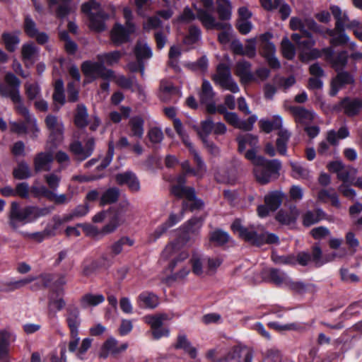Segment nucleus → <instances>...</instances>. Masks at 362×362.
<instances>
[{"label": "nucleus", "mask_w": 362, "mask_h": 362, "mask_svg": "<svg viewBox=\"0 0 362 362\" xmlns=\"http://www.w3.org/2000/svg\"><path fill=\"white\" fill-rule=\"evenodd\" d=\"M115 179L119 185H127L132 192H139L140 189L139 180L132 172L117 174Z\"/></svg>", "instance_id": "nucleus-28"}, {"label": "nucleus", "mask_w": 362, "mask_h": 362, "mask_svg": "<svg viewBox=\"0 0 362 362\" xmlns=\"http://www.w3.org/2000/svg\"><path fill=\"white\" fill-rule=\"evenodd\" d=\"M199 3L200 6H199L197 2H192V8H190L188 6H185L181 14L177 17V21L179 23H189L196 18L198 19V11L194 5H196L197 8L206 9V7L202 4L201 0H199Z\"/></svg>", "instance_id": "nucleus-32"}, {"label": "nucleus", "mask_w": 362, "mask_h": 362, "mask_svg": "<svg viewBox=\"0 0 362 362\" xmlns=\"http://www.w3.org/2000/svg\"><path fill=\"white\" fill-rule=\"evenodd\" d=\"M177 184L171 188L172 194L179 199H184L183 210L189 209L191 211L201 209L204 203L196 197L195 190L193 187L185 186L186 177L185 174L178 175L176 177Z\"/></svg>", "instance_id": "nucleus-7"}, {"label": "nucleus", "mask_w": 362, "mask_h": 362, "mask_svg": "<svg viewBox=\"0 0 362 362\" xmlns=\"http://www.w3.org/2000/svg\"><path fill=\"white\" fill-rule=\"evenodd\" d=\"M158 95L164 102L174 101L180 97V90L171 82L162 81Z\"/></svg>", "instance_id": "nucleus-25"}, {"label": "nucleus", "mask_w": 362, "mask_h": 362, "mask_svg": "<svg viewBox=\"0 0 362 362\" xmlns=\"http://www.w3.org/2000/svg\"><path fill=\"white\" fill-rule=\"evenodd\" d=\"M229 238L228 233L217 229L210 233L209 240L216 245H223L228 241Z\"/></svg>", "instance_id": "nucleus-59"}, {"label": "nucleus", "mask_w": 362, "mask_h": 362, "mask_svg": "<svg viewBox=\"0 0 362 362\" xmlns=\"http://www.w3.org/2000/svg\"><path fill=\"white\" fill-rule=\"evenodd\" d=\"M266 274L269 281L279 286L287 287L291 279L286 273L277 269H269Z\"/></svg>", "instance_id": "nucleus-36"}, {"label": "nucleus", "mask_w": 362, "mask_h": 362, "mask_svg": "<svg viewBox=\"0 0 362 362\" xmlns=\"http://www.w3.org/2000/svg\"><path fill=\"white\" fill-rule=\"evenodd\" d=\"M52 210L53 207L49 206L39 207L29 205L21 207L18 202H13L9 213V224L13 228L16 229L21 226L33 223L39 218L49 215Z\"/></svg>", "instance_id": "nucleus-5"}, {"label": "nucleus", "mask_w": 362, "mask_h": 362, "mask_svg": "<svg viewBox=\"0 0 362 362\" xmlns=\"http://www.w3.org/2000/svg\"><path fill=\"white\" fill-rule=\"evenodd\" d=\"M291 134L286 129H281L278 132V138L276 139V148L279 154L282 156L286 155L287 143L290 139Z\"/></svg>", "instance_id": "nucleus-47"}, {"label": "nucleus", "mask_w": 362, "mask_h": 362, "mask_svg": "<svg viewBox=\"0 0 362 362\" xmlns=\"http://www.w3.org/2000/svg\"><path fill=\"white\" fill-rule=\"evenodd\" d=\"M231 228L240 238L257 246H260L264 243L273 244L279 243V237L276 235L268 232L258 234L252 229L245 228L238 219L233 223Z\"/></svg>", "instance_id": "nucleus-8"}, {"label": "nucleus", "mask_w": 362, "mask_h": 362, "mask_svg": "<svg viewBox=\"0 0 362 362\" xmlns=\"http://www.w3.org/2000/svg\"><path fill=\"white\" fill-rule=\"evenodd\" d=\"M119 196V190L117 187H112L107 189L100 197V205L112 204L117 201Z\"/></svg>", "instance_id": "nucleus-53"}, {"label": "nucleus", "mask_w": 362, "mask_h": 362, "mask_svg": "<svg viewBox=\"0 0 362 362\" xmlns=\"http://www.w3.org/2000/svg\"><path fill=\"white\" fill-rule=\"evenodd\" d=\"M202 226V218L195 217L190 219L177 232V239L165 246L162 252V257L165 259H172L168 264L171 272L189 257L188 252L181 250V248L190 239V234L195 233Z\"/></svg>", "instance_id": "nucleus-2"}, {"label": "nucleus", "mask_w": 362, "mask_h": 362, "mask_svg": "<svg viewBox=\"0 0 362 362\" xmlns=\"http://www.w3.org/2000/svg\"><path fill=\"white\" fill-rule=\"evenodd\" d=\"M95 139L93 137L88 138L83 146L79 141H74L70 144L69 150L78 161H83L90 157L95 148Z\"/></svg>", "instance_id": "nucleus-17"}, {"label": "nucleus", "mask_w": 362, "mask_h": 362, "mask_svg": "<svg viewBox=\"0 0 362 362\" xmlns=\"http://www.w3.org/2000/svg\"><path fill=\"white\" fill-rule=\"evenodd\" d=\"M47 129L49 130V140L56 146L62 139L64 134V125L61 119L54 115H49L45 119Z\"/></svg>", "instance_id": "nucleus-19"}, {"label": "nucleus", "mask_w": 362, "mask_h": 362, "mask_svg": "<svg viewBox=\"0 0 362 362\" xmlns=\"http://www.w3.org/2000/svg\"><path fill=\"white\" fill-rule=\"evenodd\" d=\"M362 107L361 101L358 98H345L338 105L339 110H343L348 116L358 114Z\"/></svg>", "instance_id": "nucleus-30"}, {"label": "nucleus", "mask_w": 362, "mask_h": 362, "mask_svg": "<svg viewBox=\"0 0 362 362\" xmlns=\"http://www.w3.org/2000/svg\"><path fill=\"white\" fill-rule=\"evenodd\" d=\"M36 279L35 277L30 276L17 281H11L7 282L4 287L0 288V290L5 292H11L25 286Z\"/></svg>", "instance_id": "nucleus-49"}, {"label": "nucleus", "mask_w": 362, "mask_h": 362, "mask_svg": "<svg viewBox=\"0 0 362 362\" xmlns=\"http://www.w3.org/2000/svg\"><path fill=\"white\" fill-rule=\"evenodd\" d=\"M30 194L35 198L45 197L49 200V197L52 196V191L43 185H33L30 187Z\"/></svg>", "instance_id": "nucleus-62"}, {"label": "nucleus", "mask_w": 362, "mask_h": 362, "mask_svg": "<svg viewBox=\"0 0 362 362\" xmlns=\"http://www.w3.org/2000/svg\"><path fill=\"white\" fill-rule=\"evenodd\" d=\"M127 348V345L126 344L118 346L117 341L114 338L110 337L103 344L100 351V356L106 358L110 355H115L120 351L126 350Z\"/></svg>", "instance_id": "nucleus-29"}, {"label": "nucleus", "mask_w": 362, "mask_h": 362, "mask_svg": "<svg viewBox=\"0 0 362 362\" xmlns=\"http://www.w3.org/2000/svg\"><path fill=\"white\" fill-rule=\"evenodd\" d=\"M105 300V297L102 294L86 293L82 296L80 303L83 308L95 307L102 303Z\"/></svg>", "instance_id": "nucleus-43"}, {"label": "nucleus", "mask_w": 362, "mask_h": 362, "mask_svg": "<svg viewBox=\"0 0 362 362\" xmlns=\"http://www.w3.org/2000/svg\"><path fill=\"white\" fill-rule=\"evenodd\" d=\"M134 52L137 62L129 63L128 68L133 72L139 71L141 76H144L145 69L144 61L148 60L152 57V49L144 40H139L135 45Z\"/></svg>", "instance_id": "nucleus-13"}, {"label": "nucleus", "mask_w": 362, "mask_h": 362, "mask_svg": "<svg viewBox=\"0 0 362 362\" xmlns=\"http://www.w3.org/2000/svg\"><path fill=\"white\" fill-rule=\"evenodd\" d=\"M298 216L299 211L293 206L288 210H280L276 215V220L283 225H291L296 223Z\"/></svg>", "instance_id": "nucleus-33"}, {"label": "nucleus", "mask_w": 362, "mask_h": 362, "mask_svg": "<svg viewBox=\"0 0 362 362\" xmlns=\"http://www.w3.org/2000/svg\"><path fill=\"white\" fill-rule=\"evenodd\" d=\"M129 136L141 139L144 133V120L139 116L130 118L128 124Z\"/></svg>", "instance_id": "nucleus-38"}, {"label": "nucleus", "mask_w": 362, "mask_h": 362, "mask_svg": "<svg viewBox=\"0 0 362 362\" xmlns=\"http://www.w3.org/2000/svg\"><path fill=\"white\" fill-rule=\"evenodd\" d=\"M237 141L240 152L244 151L247 147L251 148L245 153V156L254 165V174L259 182L266 184L279 176V171L281 168L280 160H268L262 156H256L255 148L258 143L256 136L250 134H242L238 136Z\"/></svg>", "instance_id": "nucleus-1"}, {"label": "nucleus", "mask_w": 362, "mask_h": 362, "mask_svg": "<svg viewBox=\"0 0 362 362\" xmlns=\"http://www.w3.org/2000/svg\"><path fill=\"white\" fill-rule=\"evenodd\" d=\"M61 169L54 170L51 173L45 175L44 179L51 191H56L61 181Z\"/></svg>", "instance_id": "nucleus-54"}, {"label": "nucleus", "mask_w": 362, "mask_h": 362, "mask_svg": "<svg viewBox=\"0 0 362 362\" xmlns=\"http://www.w3.org/2000/svg\"><path fill=\"white\" fill-rule=\"evenodd\" d=\"M346 255L345 249H341L339 253L334 252L332 254V257L329 258H323L322 255V250L319 245H315L313 247V252L311 256V261L315 263L317 267H320L326 262L334 259L337 257H342Z\"/></svg>", "instance_id": "nucleus-34"}, {"label": "nucleus", "mask_w": 362, "mask_h": 362, "mask_svg": "<svg viewBox=\"0 0 362 362\" xmlns=\"http://www.w3.org/2000/svg\"><path fill=\"white\" fill-rule=\"evenodd\" d=\"M357 174V170L350 166H344L339 172L337 177L341 180L343 183H352L356 175Z\"/></svg>", "instance_id": "nucleus-55"}, {"label": "nucleus", "mask_w": 362, "mask_h": 362, "mask_svg": "<svg viewBox=\"0 0 362 362\" xmlns=\"http://www.w3.org/2000/svg\"><path fill=\"white\" fill-rule=\"evenodd\" d=\"M2 39L6 48L9 52H13L20 43V39L17 34L6 33L2 35Z\"/></svg>", "instance_id": "nucleus-58"}, {"label": "nucleus", "mask_w": 362, "mask_h": 362, "mask_svg": "<svg viewBox=\"0 0 362 362\" xmlns=\"http://www.w3.org/2000/svg\"><path fill=\"white\" fill-rule=\"evenodd\" d=\"M202 39V32L197 26H191L188 35L184 39V43L191 47L196 45Z\"/></svg>", "instance_id": "nucleus-51"}, {"label": "nucleus", "mask_w": 362, "mask_h": 362, "mask_svg": "<svg viewBox=\"0 0 362 362\" xmlns=\"http://www.w3.org/2000/svg\"><path fill=\"white\" fill-rule=\"evenodd\" d=\"M216 84L220 86L224 90L233 93L240 91L238 83L233 78L230 68L224 64H220L216 69V73L213 76Z\"/></svg>", "instance_id": "nucleus-14"}, {"label": "nucleus", "mask_w": 362, "mask_h": 362, "mask_svg": "<svg viewBox=\"0 0 362 362\" xmlns=\"http://www.w3.org/2000/svg\"><path fill=\"white\" fill-rule=\"evenodd\" d=\"M290 165L292 168V176L294 178L308 180L310 177V171L304 164L291 161Z\"/></svg>", "instance_id": "nucleus-45"}, {"label": "nucleus", "mask_w": 362, "mask_h": 362, "mask_svg": "<svg viewBox=\"0 0 362 362\" xmlns=\"http://www.w3.org/2000/svg\"><path fill=\"white\" fill-rule=\"evenodd\" d=\"M346 26H343L341 29H337L335 25L333 30H327V33L332 37L330 43L332 45H340L349 42V37L345 33L344 30Z\"/></svg>", "instance_id": "nucleus-39"}, {"label": "nucleus", "mask_w": 362, "mask_h": 362, "mask_svg": "<svg viewBox=\"0 0 362 362\" xmlns=\"http://www.w3.org/2000/svg\"><path fill=\"white\" fill-rule=\"evenodd\" d=\"M235 74L243 83H247L255 79L251 71V64L244 59L240 60L235 65Z\"/></svg>", "instance_id": "nucleus-27"}, {"label": "nucleus", "mask_w": 362, "mask_h": 362, "mask_svg": "<svg viewBox=\"0 0 362 362\" xmlns=\"http://www.w3.org/2000/svg\"><path fill=\"white\" fill-rule=\"evenodd\" d=\"M16 339L15 334L8 329H0V360L4 361L9 354L11 344Z\"/></svg>", "instance_id": "nucleus-23"}, {"label": "nucleus", "mask_w": 362, "mask_h": 362, "mask_svg": "<svg viewBox=\"0 0 362 362\" xmlns=\"http://www.w3.org/2000/svg\"><path fill=\"white\" fill-rule=\"evenodd\" d=\"M290 27L293 30H299L300 35L310 36V30L320 33V26L311 18H305L303 19L292 17L290 20Z\"/></svg>", "instance_id": "nucleus-18"}, {"label": "nucleus", "mask_w": 362, "mask_h": 362, "mask_svg": "<svg viewBox=\"0 0 362 362\" xmlns=\"http://www.w3.org/2000/svg\"><path fill=\"white\" fill-rule=\"evenodd\" d=\"M53 160L54 156L51 152H41L37 153L34 158L35 172L51 170Z\"/></svg>", "instance_id": "nucleus-26"}, {"label": "nucleus", "mask_w": 362, "mask_h": 362, "mask_svg": "<svg viewBox=\"0 0 362 362\" xmlns=\"http://www.w3.org/2000/svg\"><path fill=\"white\" fill-rule=\"evenodd\" d=\"M13 176L18 180H24L31 176L30 169L25 162L20 163L13 170Z\"/></svg>", "instance_id": "nucleus-61"}, {"label": "nucleus", "mask_w": 362, "mask_h": 362, "mask_svg": "<svg viewBox=\"0 0 362 362\" xmlns=\"http://www.w3.org/2000/svg\"><path fill=\"white\" fill-rule=\"evenodd\" d=\"M167 318L166 314L146 315L144 317V322L149 325L151 328V334L154 339L158 340L163 337L169 336V329L162 327L163 321Z\"/></svg>", "instance_id": "nucleus-16"}, {"label": "nucleus", "mask_w": 362, "mask_h": 362, "mask_svg": "<svg viewBox=\"0 0 362 362\" xmlns=\"http://www.w3.org/2000/svg\"><path fill=\"white\" fill-rule=\"evenodd\" d=\"M272 35L269 33L262 34L259 37V47L262 56L266 59L269 65L273 69L280 67V62L275 57V46L270 42Z\"/></svg>", "instance_id": "nucleus-15"}, {"label": "nucleus", "mask_w": 362, "mask_h": 362, "mask_svg": "<svg viewBox=\"0 0 362 362\" xmlns=\"http://www.w3.org/2000/svg\"><path fill=\"white\" fill-rule=\"evenodd\" d=\"M325 54V59L332 64L336 71L343 69L347 64L348 53L346 51H341L338 53L337 57H334V49L332 47H326L322 49Z\"/></svg>", "instance_id": "nucleus-21"}, {"label": "nucleus", "mask_w": 362, "mask_h": 362, "mask_svg": "<svg viewBox=\"0 0 362 362\" xmlns=\"http://www.w3.org/2000/svg\"><path fill=\"white\" fill-rule=\"evenodd\" d=\"M81 69L86 76V83H90L99 77L109 79L114 76V72L107 69L100 61H86L82 64Z\"/></svg>", "instance_id": "nucleus-12"}, {"label": "nucleus", "mask_w": 362, "mask_h": 362, "mask_svg": "<svg viewBox=\"0 0 362 362\" xmlns=\"http://www.w3.org/2000/svg\"><path fill=\"white\" fill-rule=\"evenodd\" d=\"M82 12L86 14L89 19V27L96 32H102L106 29L105 21L109 16L100 9V4L94 0L83 4Z\"/></svg>", "instance_id": "nucleus-10"}, {"label": "nucleus", "mask_w": 362, "mask_h": 362, "mask_svg": "<svg viewBox=\"0 0 362 362\" xmlns=\"http://www.w3.org/2000/svg\"><path fill=\"white\" fill-rule=\"evenodd\" d=\"M354 82V76L347 71H341L333 78L331 82L330 95L334 96L337 93L347 85L353 84Z\"/></svg>", "instance_id": "nucleus-22"}, {"label": "nucleus", "mask_w": 362, "mask_h": 362, "mask_svg": "<svg viewBox=\"0 0 362 362\" xmlns=\"http://www.w3.org/2000/svg\"><path fill=\"white\" fill-rule=\"evenodd\" d=\"M291 111L297 123L308 124L313 120L315 117L313 111L301 107H291Z\"/></svg>", "instance_id": "nucleus-37"}, {"label": "nucleus", "mask_w": 362, "mask_h": 362, "mask_svg": "<svg viewBox=\"0 0 362 362\" xmlns=\"http://www.w3.org/2000/svg\"><path fill=\"white\" fill-rule=\"evenodd\" d=\"M285 195L281 191H273L264 197L266 205L272 211H276L282 204Z\"/></svg>", "instance_id": "nucleus-41"}, {"label": "nucleus", "mask_w": 362, "mask_h": 362, "mask_svg": "<svg viewBox=\"0 0 362 362\" xmlns=\"http://www.w3.org/2000/svg\"><path fill=\"white\" fill-rule=\"evenodd\" d=\"M137 303L142 308L153 309L159 304L158 297L153 293L144 291L139 295Z\"/></svg>", "instance_id": "nucleus-35"}, {"label": "nucleus", "mask_w": 362, "mask_h": 362, "mask_svg": "<svg viewBox=\"0 0 362 362\" xmlns=\"http://www.w3.org/2000/svg\"><path fill=\"white\" fill-rule=\"evenodd\" d=\"M50 5L53 6L58 4L56 10L57 16L59 18H63L66 17L71 12V7L69 2L71 0H48Z\"/></svg>", "instance_id": "nucleus-57"}, {"label": "nucleus", "mask_w": 362, "mask_h": 362, "mask_svg": "<svg viewBox=\"0 0 362 362\" xmlns=\"http://www.w3.org/2000/svg\"><path fill=\"white\" fill-rule=\"evenodd\" d=\"M215 93L209 81L204 80L202 86V90L199 93L200 101L205 105L206 110L209 113L216 112V104L214 101Z\"/></svg>", "instance_id": "nucleus-20"}, {"label": "nucleus", "mask_w": 362, "mask_h": 362, "mask_svg": "<svg viewBox=\"0 0 362 362\" xmlns=\"http://www.w3.org/2000/svg\"><path fill=\"white\" fill-rule=\"evenodd\" d=\"M208 59L205 56L202 57L196 62H189L186 66L192 71H199L201 72H205L208 68Z\"/></svg>", "instance_id": "nucleus-64"}, {"label": "nucleus", "mask_w": 362, "mask_h": 362, "mask_svg": "<svg viewBox=\"0 0 362 362\" xmlns=\"http://www.w3.org/2000/svg\"><path fill=\"white\" fill-rule=\"evenodd\" d=\"M21 54L25 66H31L37 59L39 49L33 43H26L22 46Z\"/></svg>", "instance_id": "nucleus-31"}, {"label": "nucleus", "mask_w": 362, "mask_h": 362, "mask_svg": "<svg viewBox=\"0 0 362 362\" xmlns=\"http://www.w3.org/2000/svg\"><path fill=\"white\" fill-rule=\"evenodd\" d=\"M122 57V53L119 51H113L108 53L98 54L97 58L100 61L103 66L105 64L112 66L117 63Z\"/></svg>", "instance_id": "nucleus-56"}, {"label": "nucleus", "mask_w": 362, "mask_h": 362, "mask_svg": "<svg viewBox=\"0 0 362 362\" xmlns=\"http://www.w3.org/2000/svg\"><path fill=\"white\" fill-rule=\"evenodd\" d=\"M20 85L19 79L14 74L8 73L5 76V83H0V94L11 98L17 111L27 114V108L23 105L20 95Z\"/></svg>", "instance_id": "nucleus-9"}, {"label": "nucleus", "mask_w": 362, "mask_h": 362, "mask_svg": "<svg viewBox=\"0 0 362 362\" xmlns=\"http://www.w3.org/2000/svg\"><path fill=\"white\" fill-rule=\"evenodd\" d=\"M325 214L321 209H317L315 211H308L303 215V225L310 226L325 218Z\"/></svg>", "instance_id": "nucleus-44"}, {"label": "nucleus", "mask_w": 362, "mask_h": 362, "mask_svg": "<svg viewBox=\"0 0 362 362\" xmlns=\"http://www.w3.org/2000/svg\"><path fill=\"white\" fill-rule=\"evenodd\" d=\"M134 32H130L127 26L116 23L110 33V38L115 45L119 46L129 40V37Z\"/></svg>", "instance_id": "nucleus-24"}, {"label": "nucleus", "mask_w": 362, "mask_h": 362, "mask_svg": "<svg viewBox=\"0 0 362 362\" xmlns=\"http://www.w3.org/2000/svg\"><path fill=\"white\" fill-rule=\"evenodd\" d=\"M66 321L70 331V339L68 343V350L75 354L76 357L84 360L86 353L92 345V339L84 338L80 343L78 327L81 325L80 313L76 308H67Z\"/></svg>", "instance_id": "nucleus-3"}, {"label": "nucleus", "mask_w": 362, "mask_h": 362, "mask_svg": "<svg viewBox=\"0 0 362 362\" xmlns=\"http://www.w3.org/2000/svg\"><path fill=\"white\" fill-rule=\"evenodd\" d=\"M281 49L283 55L288 59H292L296 55V49L290 40L285 37L281 42Z\"/></svg>", "instance_id": "nucleus-63"}, {"label": "nucleus", "mask_w": 362, "mask_h": 362, "mask_svg": "<svg viewBox=\"0 0 362 362\" xmlns=\"http://www.w3.org/2000/svg\"><path fill=\"white\" fill-rule=\"evenodd\" d=\"M24 117L23 122H11V131L18 134H29L33 139H36L40 133L36 118L30 115L27 109V114L17 111Z\"/></svg>", "instance_id": "nucleus-11"}, {"label": "nucleus", "mask_w": 362, "mask_h": 362, "mask_svg": "<svg viewBox=\"0 0 362 362\" xmlns=\"http://www.w3.org/2000/svg\"><path fill=\"white\" fill-rule=\"evenodd\" d=\"M192 267V271L193 274L197 276H201L204 273V267L203 264L205 262V259L204 257L197 252H193L192 257L189 260Z\"/></svg>", "instance_id": "nucleus-50"}, {"label": "nucleus", "mask_w": 362, "mask_h": 362, "mask_svg": "<svg viewBox=\"0 0 362 362\" xmlns=\"http://www.w3.org/2000/svg\"><path fill=\"white\" fill-rule=\"evenodd\" d=\"M202 4L206 9L197 8L198 20L206 29H217L222 30L218 35V41L223 45H228L232 38L233 29L228 23L218 22L214 16V0H201Z\"/></svg>", "instance_id": "nucleus-4"}, {"label": "nucleus", "mask_w": 362, "mask_h": 362, "mask_svg": "<svg viewBox=\"0 0 362 362\" xmlns=\"http://www.w3.org/2000/svg\"><path fill=\"white\" fill-rule=\"evenodd\" d=\"M217 11L219 18L223 21L231 17V5L229 0H216Z\"/></svg>", "instance_id": "nucleus-52"}, {"label": "nucleus", "mask_w": 362, "mask_h": 362, "mask_svg": "<svg viewBox=\"0 0 362 362\" xmlns=\"http://www.w3.org/2000/svg\"><path fill=\"white\" fill-rule=\"evenodd\" d=\"M174 124L175 131L182 139L183 143L188 147L197 165L195 169L192 168L189 162L185 160L181 163L182 168L185 170V173L192 174L197 177H202L206 172V165L204 161L189 141L188 136L184 131L181 121L180 119H175Z\"/></svg>", "instance_id": "nucleus-6"}, {"label": "nucleus", "mask_w": 362, "mask_h": 362, "mask_svg": "<svg viewBox=\"0 0 362 362\" xmlns=\"http://www.w3.org/2000/svg\"><path fill=\"white\" fill-rule=\"evenodd\" d=\"M331 12L336 19L337 29H341L343 26L349 25L350 21L346 13H342L341 8L337 6L330 7Z\"/></svg>", "instance_id": "nucleus-48"}, {"label": "nucleus", "mask_w": 362, "mask_h": 362, "mask_svg": "<svg viewBox=\"0 0 362 362\" xmlns=\"http://www.w3.org/2000/svg\"><path fill=\"white\" fill-rule=\"evenodd\" d=\"M287 288L294 291L295 292L303 293L313 290L314 285L311 284H305L303 281H294L290 279Z\"/></svg>", "instance_id": "nucleus-60"}, {"label": "nucleus", "mask_w": 362, "mask_h": 362, "mask_svg": "<svg viewBox=\"0 0 362 362\" xmlns=\"http://www.w3.org/2000/svg\"><path fill=\"white\" fill-rule=\"evenodd\" d=\"M89 123V116L86 107L78 104L74 116V124L79 128L86 127Z\"/></svg>", "instance_id": "nucleus-42"}, {"label": "nucleus", "mask_w": 362, "mask_h": 362, "mask_svg": "<svg viewBox=\"0 0 362 362\" xmlns=\"http://www.w3.org/2000/svg\"><path fill=\"white\" fill-rule=\"evenodd\" d=\"M291 39L296 42L299 49L303 51L310 49L315 44L312 35L303 37L298 33H294L291 35Z\"/></svg>", "instance_id": "nucleus-46"}, {"label": "nucleus", "mask_w": 362, "mask_h": 362, "mask_svg": "<svg viewBox=\"0 0 362 362\" xmlns=\"http://www.w3.org/2000/svg\"><path fill=\"white\" fill-rule=\"evenodd\" d=\"M174 347L177 349H182L192 358H196L197 350L194 347L185 334H179Z\"/></svg>", "instance_id": "nucleus-40"}]
</instances>
